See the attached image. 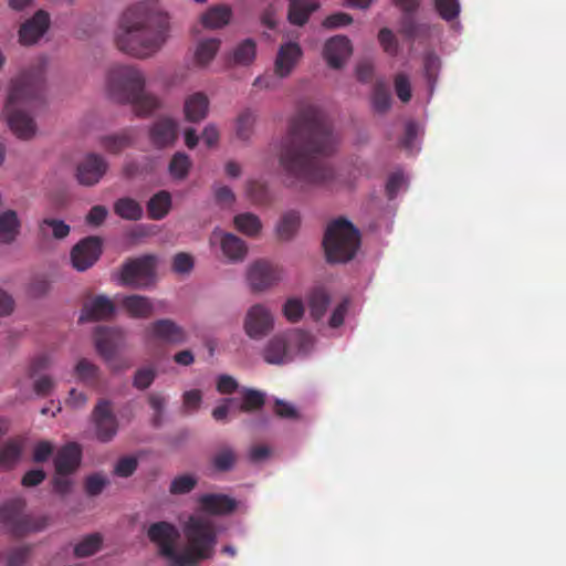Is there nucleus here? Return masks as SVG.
Here are the masks:
<instances>
[{
	"label": "nucleus",
	"instance_id": "obj_1",
	"mask_svg": "<svg viewBox=\"0 0 566 566\" xmlns=\"http://www.w3.org/2000/svg\"><path fill=\"white\" fill-rule=\"evenodd\" d=\"M337 143L325 114L313 105L303 107L277 146L276 156L284 184L303 188L332 180L334 170L326 158L334 154Z\"/></svg>",
	"mask_w": 566,
	"mask_h": 566
},
{
	"label": "nucleus",
	"instance_id": "obj_2",
	"mask_svg": "<svg viewBox=\"0 0 566 566\" xmlns=\"http://www.w3.org/2000/svg\"><path fill=\"white\" fill-rule=\"evenodd\" d=\"M170 18L156 0L137 2L127 8L118 24L115 43L119 51L137 57L155 55L167 42Z\"/></svg>",
	"mask_w": 566,
	"mask_h": 566
},
{
	"label": "nucleus",
	"instance_id": "obj_3",
	"mask_svg": "<svg viewBox=\"0 0 566 566\" xmlns=\"http://www.w3.org/2000/svg\"><path fill=\"white\" fill-rule=\"evenodd\" d=\"M105 88L112 101L130 104L138 116H147L160 106L159 99L145 91V77L133 65L116 64L109 67Z\"/></svg>",
	"mask_w": 566,
	"mask_h": 566
},
{
	"label": "nucleus",
	"instance_id": "obj_4",
	"mask_svg": "<svg viewBox=\"0 0 566 566\" xmlns=\"http://www.w3.org/2000/svg\"><path fill=\"white\" fill-rule=\"evenodd\" d=\"M44 84L43 65H39L35 70L23 72L12 82L3 112L11 130L21 139H29L35 134V124L18 106L40 99L44 91Z\"/></svg>",
	"mask_w": 566,
	"mask_h": 566
},
{
	"label": "nucleus",
	"instance_id": "obj_5",
	"mask_svg": "<svg viewBox=\"0 0 566 566\" xmlns=\"http://www.w3.org/2000/svg\"><path fill=\"white\" fill-rule=\"evenodd\" d=\"M187 548L180 553V566H193L213 556L217 532L213 523L202 516H190L184 526Z\"/></svg>",
	"mask_w": 566,
	"mask_h": 566
},
{
	"label": "nucleus",
	"instance_id": "obj_6",
	"mask_svg": "<svg viewBox=\"0 0 566 566\" xmlns=\"http://www.w3.org/2000/svg\"><path fill=\"white\" fill-rule=\"evenodd\" d=\"M314 346V337L302 329H289L274 335L265 344L262 356L270 365H285L294 357L307 355Z\"/></svg>",
	"mask_w": 566,
	"mask_h": 566
},
{
	"label": "nucleus",
	"instance_id": "obj_7",
	"mask_svg": "<svg viewBox=\"0 0 566 566\" xmlns=\"http://www.w3.org/2000/svg\"><path fill=\"white\" fill-rule=\"evenodd\" d=\"M360 245L359 231L344 218L332 221L325 231L323 247L328 262L352 260Z\"/></svg>",
	"mask_w": 566,
	"mask_h": 566
},
{
	"label": "nucleus",
	"instance_id": "obj_8",
	"mask_svg": "<svg viewBox=\"0 0 566 566\" xmlns=\"http://www.w3.org/2000/svg\"><path fill=\"white\" fill-rule=\"evenodd\" d=\"M25 509L27 501L20 496L7 500L0 505V523L18 538L40 533L49 526V516L33 515L27 513Z\"/></svg>",
	"mask_w": 566,
	"mask_h": 566
},
{
	"label": "nucleus",
	"instance_id": "obj_9",
	"mask_svg": "<svg viewBox=\"0 0 566 566\" xmlns=\"http://www.w3.org/2000/svg\"><path fill=\"white\" fill-rule=\"evenodd\" d=\"M147 536L158 547V554L169 560L170 566H180L178 557L181 555L176 551L180 533L174 524L166 521L153 523Z\"/></svg>",
	"mask_w": 566,
	"mask_h": 566
},
{
	"label": "nucleus",
	"instance_id": "obj_10",
	"mask_svg": "<svg viewBox=\"0 0 566 566\" xmlns=\"http://www.w3.org/2000/svg\"><path fill=\"white\" fill-rule=\"evenodd\" d=\"M155 268L156 258L154 255L129 259L122 266L120 284L133 287L148 286L155 276Z\"/></svg>",
	"mask_w": 566,
	"mask_h": 566
},
{
	"label": "nucleus",
	"instance_id": "obj_11",
	"mask_svg": "<svg viewBox=\"0 0 566 566\" xmlns=\"http://www.w3.org/2000/svg\"><path fill=\"white\" fill-rule=\"evenodd\" d=\"M94 342L97 353L109 364L114 370L129 368V364L117 365L114 361L119 348L125 345V333L120 328L98 326L95 329Z\"/></svg>",
	"mask_w": 566,
	"mask_h": 566
},
{
	"label": "nucleus",
	"instance_id": "obj_12",
	"mask_svg": "<svg viewBox=\"0 0 566 566\" xmlns=\"http://www.w3.org/2000/svg\"><path fill=\"white\" fill-rule=\"evenodd\" d=\"M145 337L148 342L165 345H182L187 342V332L170 318H160L150 323L145 328Z\"/></svg>",
	"mask_w": 566,
	"mask_h": 566
},
{
	"label": "nucleus",
	"instance_id": "obj_13",
	"mask_svg": "<svg viewBox=\"0 0 566 566\" xmlns=\"http://www.w3.org/2000/svg\"><path fill=\"white\" fill-rule=\"evenodd\" d=\"M274 327V317L271 311L262 305L251 306L244 317L243 328L245 334L252 339H262Z\"/></svg>",
	"mask_w": 566,
	"mask_h": 566
},
{
	"label": "nucleus",
	"instance_id": "obj_14",
	"mask_svg": "<svg viewBox=\"0 0 566 566\" xmlns=\"http://www.w3.org/2000/svg\"><path fill=\"white\" fill-rule=\"evenodd\" d=\"M101 254L102 240L98 237H87L71 250V262L75 270L83 272L92 268Z\"/></svg>",
	"mask_w": 566,
	"mask_h": 566
},
{
	"label": "nucleus",
	"instance_id": "obj_15",
	"mask_svg": "<svg viewBox=\"0 0 566 566\" xmlns=\"http://www.w3.org/2000/svg\"><path fill=\"white\" fill-rule=\"evenodd\" d=\"M108 169L107 160L95 153L87 154L76 168V179L83 186H94L99 182Z\"/></svg>",
	"mask_w": 566,
	"mask_h": 566
},
{
	"label": "nucleus",
	"instance_id": "obj_16",
	"mask_svg": "<svg viewBox=\"0 0 566 566\" xmlns=\"http://www.w3.org/2000/svg\"><path fill=\"white\" fill-rule=\"evenodd\" d=\"M96 437L102 442L111 441L117 433V420L108 400H99L93 410Z\"/></svg>",
	"mask_w": 566,
	"mask_h": 566
},
{
	"label": "nucleus",
	"instance_id": "obj_17",
	"mask_svg": "<svg viewBox=\"0 0 566 566\" xmlns=\"http://www.w3.org/2000/svg\"><path fill=\"white\" fill-rule=\"evenodd\" d=\"M280 280V271L266 261L254 262L248 272V281L253 291H264Z\"/></svg>",
	"mask_w": 566,
	"mask_h": 566
},
{
	"label": "nucleus",
	"instance_id": "obj_18",
	"mask_svg": "<svg viewBox=\"0 0 566 566\" xmlns=\"http://www.w3.org/2000/svg\"><path fill=\"white\" fill-rule=\"evenodd\" d=\"M148 137L157 149L170 147L178 138V124L171 118L161 117L149 127Z\"/></svg>",
	"mask_w": 566,
	"mask_h": 566
},
{
	"label": "nucleus",
	"instance_id": "obj_19",
	"mask_svg": "<svg viewBox=\"0 0 566 566\" xmlns=\"http://www.w3.org/2000/svg\"><path fill=\"white\" fill-rule=\"evenodd\" d=\"M50 27V17L44 10L23 22L19 29V42L22 45H32L41 39Z\"/></svg>",
	"mask_w": 566,
	"mask_h": 566
},
{
	"label": "nucleus",
	"instance_id": "obj_20",
	"mask_svg": "<svg viewBox=\"0 0 566 566\" xmlns=\"http://www.w3.org/2000/svg\"><path fill=\"white\" fill-rule=\"evenodd\" d=\"M350 40L345 35H335L328 39L324 45L323 55L332 69H340L352 55Z\"/></svg>",
	"mask_w": 566,
	"mask_h": 566
},
{
	"label": "nucleus",
	"instance_id": "obj_21",
	"mask_svg": "<svg viewBox=\"0 0 566 566\" xmlns=\"http://www.w3.org/2000/svg\"><path fill=\"white\" fill-rule=\"evenodd\" d=\"M220 242L222 253L231 262L242 261L248 252L245 242L239 237L223 232L220 229L213 230L210 242L213 244Z\"/></svg>",
	"mask_w": 566,
	"mask_h": 566
},
{
	"label": "nucleus",
	"instance_id": "obj_22",
	"mask_svg": "<svg viewBox=\"0 0 566 566\" xmlns=\"http://www.w3.org/2000/svg\"><path fill=\"white\" fill-rule=\"evenodd\" d=\"M302 55L303 51L298 43L290 41L282 44L274 62L275 74L281 78L289 76Z\"/></svg>",
	"mask_w": 566,
	"mask_h": 566
},
{
	"label": "nucleus",
	"instance_id": "obj_23",
	"mask_svg": "<svg viewBox=\"0 0 566 566\" xmlns=\"http://www.w3.org/2000/svg\"><path fill=\"white\" fill-rule=\"evenodd\" d=\"M82 458L81 447L75 442L63 446L54 458L55 472L59 475H69L80 465Z\"/></svg>",
	"mask_w": 566,
	"mask_h": 566
},
{
	"label": "nucleus",
	"instance_id": "obj_24",
	"mask_svg": "<svg viewBox=\"0 0 566 566\" xmlns=\"http://www.w3.org/2000/svg\"><path fill=\"white\" fill-rule=\"evenodd\" d=\"M115 313L114 303L104 295L94 297L82 310L80 322L107 319Z\"/></svg>",
	"mask_w": 566,
	"mask_h": 566
},
{
	"label": "nucleus",
	"instance_id": "obj_25",
	"mask_svg": "<svg viewBox=\"0 0 566 566\" xmlns=\"http://www.w3.org/2000/svg\"><path fill=\"white\" fill-rule=\"evenodd\" d=\"M123 310L133 318H148L154 314V304L143 295H127L119 301Z\"/></svg>",
	"mask_w": 566,
	"mask_h": 566
},
{
	"label": "nucleus",
	"instance_id": "obj_26",
	"mask_svg": "<svg viewBox=\"0 0 566 566\" xmlns=\"http://www.w3.org/2000/svg\"><path fill=\"white\" fill-rule=\"evenodd\" d=\"M135 133L132 128H125L118 133L104 135L99 138L101 147L113 155H118L134 145Z\"/></svg>",
	"mask_w": 566,
	"mask_h": 566
},
{
	"label": "nucleus",
	"instance_id": "obj_27",
	"mask_svg": "<svg viewBox=\"0 0 566 566\" xmlns=\"http://www.w3.org/2000/svg\"><path fill=\"white\" fill-rule=\"evenodd\" d=\"M202 511L212 515L229 514L234 511L237 502L224 494H203L199 497Z\"/></svg>",
	"mask_w": 566,
	"mask_h": 566
},
{
	"label": "nucleus",
	"instance_id": "obj_28",
	"mask_svg": "<svg viewBox=\"0 0 566 566\" xmlns=\"http://www.w3.org/2000/svg\"><path fill=\"white\" fill-rule=\"evenodd\" d=\"M209 108V99L201 92L189 95L184 104V112L188 122L197 123L206 118Z\"/></svg>",
	"mask_w": 566,
	"mask_h": 566
},
{
	"label": "nucleus",
	"instance_id": "obj_29",
	"mask_svg": "<svg viewBox=\"0 0 566 566\" xmlns=\"http://www.w3.org/2000/svg\"><path fill=\"white\" fill-rule=\"evenodd\" d=\"M318 9L316 0H291L289 6V21L295 25H304L311 13Z\"/></svg>",
	"mask_w": 566,
	"mask_h": 566
},
{
	"label": "nucleus",
	"instance_id": "obj_30",
	"mask_svg": "<svg viewBox=\"0 0 566 566\" xmlns=\"http://www.w3.org/2000/svg\"><path fill=\"white\" fill-rule=\"evenodd\" d=\"M171 208V196L168 191L161 190L155 193L147 202L148 217L151 220L164 219Z\"/></svg>",
	"mask_w": 566,
	"mask_h": 566
},
{
	"label": "nucleus",
	"instance_id": "obj_31",
	"mask_svg": "<svg viewBox=\"0 0 566 566\" xmlns=\"http://www.w3.org/2000/svg\"><path fill=\"white\" fill-rule=\"evenodd\" d=\"M370 101L377 113L384 114L390 109L392 97L390 88L384 80H378L374 84Z\"/></svg>",
	"mask_w": 566,
	"mask_h": 566
},
{
	"label": "nucleus",
	"instance_id": "obj_32",
	"mask_svg": "<svg viewBox=\"0 0 566 566\" xmlns=\"http://www.w3.org/2000/svg\"><path fill=\"white\" fill-rule=\"evenodd\" d=\"M256 113L251 108H245L239 113L235 119V136L242 142H249L254 133L256 123Z\"/></svg>",
	"mask_w": 566,
	"mask_h": 566
},
{
	"label": "nucleus",
	"instance_id": "obj_33",
	"mask_svg": "<svg viewBox=\"0 0 566 566\" xmlns=\"http://www.w3.org/2000/svg\"><path fill=\"white\" fill-rule=\"evenodd\" d=\"M114 212L125 220L137 221L143 217V207L130 197H123L114 202Z\"/></svg>",
	"mask_w": 566,
	"mask_h": 566
},
{
	"label": "nucleus",
	"instance_id": "obj_34",
	"mask_svg": "<svg viewBox=\"0 0 566 566\" xmlns=\"http://www.w3.org/2000/svg\"><path fill=\"white\" fill-rule=\"evenodd\" d=\"M220 48V40L217 38L202 39L197 43L195 50V61L199 66L208 65Z\"/></svg>",
	"mask_w": 566,
	"mask_h": 566
},
{
	"label": "nucleus",
	"instance_id": "obj_35",
	"mask_svg": "<svg viewBox=\"0 0 566 566\" xmlns=\"http://www.w3.org/2000/svg\"><path fill=\"white\" fill-rule=\"evenodd\" d=\"M301 224L300 213L295 210H290L285 212L277 226L276 233L281 240L289 241L291 240L297 232Z\"/></svg>",
	"mask_w": 566,
	"mask_h": 566
},
{
	"label": "nucleus",
	"instance_id": "obj_36",
	"mask_svg": "<svg viewBox=\"0 0 566 566\" xmlns=\"http://www.w3.org/2000/svg\"><path fill=\"white\" fill-rule=\"evenodd\" d=\"M231 9L227 6H214L201 17V23L207 29H218L229 23Z\"/></svg>",
	"mask_w": 566,
	"mask_h": 566
},
{
	"label": "nucleus",
	"instance_id": "obj_37",
	"mask_svg": "<svg viewBox=\"0 0 566 566\" xmlns=\"http://www.w3.org/2000/svg\"><path fill=\"white\" fill-rule=\"evenodd\" d=\"M331 298L323 287L314 289L308 296L310 315L314 321H319L326 313Z\"/></svg>",
	"mask_w": 566,
	"mask_h": 566
},
{
	"label": "nucleus",
	"instance_id": "obj_38",
	"mask_svg": "<svg viewBox=\"0 0 566 566\" xmlns=\"http://www.w3.org/2000/svg\"><path fill=\"white\" fill-rule=\"evenodd\" d=\"M22 453L20 441L12 439L0 446V470H11L18 463Z\"/></svg>",
	"mask_w": 566,
	"mask_h": 566
},
{
	"label": "nucleus",
	"instance_id": "obj_39",
	"mask_svg": "<svg viewBox=\"0 0 566 566\" xmlns=\"http://www.w3.org/2000/svg\"><path fill=\"white\" fill-rule=\"evenodd\" d=\"M234 227L248 237H255L262 229L260 218L251 212L239 213L233 219Z\"/></svg>",
	"mask_w": 566,
	"mask_h": 566
},
{
	"label": "nucleus",
	"instance_id": "obj_40",
	"mask_svg": "<svg viewBox=\"0 0 566 566\" xmlns=\"http://www.w3.org/2000/svg\"><path fill=\"white\" fill-rule=\"evenodd\" d=\"M19 221L12 210L0 214V242L11 243L18 234Z\"/></svg>",
	"mask_w": 566,
	"mask_h": 566
},
{
	"label": "nucleus",
	"instance_id": "obj_41",
	"mask_svg": "<svg viewBox=\"0 0 566 566\" xmlns=\"http://www.w3.org/2000/svg\"><path fill=\"white\" fill-rule=\"evenodd\" d=\"M75 375L87 385H96L99 380V368L86 358H82L75 366Z\"/></svg>",
	"mask_w": 566,
	"mask_h": 566
},
{
	"label": "nucleus",
	"instance_id": "obj_42",
	"mask_svg": "<svg viewBox=\"0 0 566 566\" xmlns=\"http://www.w3.org/2000/svg\"><path fill=\"white\" fill-rule=\"evenodd\" d=\"M191 168V160L185 153H176L169 163V172L175 179H185Z\"/></svg>",
	"mask_w": 566,
	"mask_h": 566
},
{
	"label": "nucleus",
	"instance_id": "obj_43",
	"mask_svg": "<svg viewBox=\"0 0 566 566\" xmlns=\"http://www.w3.org/2000/svg\"><path fill=\"white\" fill-rule=\"evenodd\" d=\"M103 537L98 533L85 536L75 547L74 554L77 557H87L99 551Z\"/></svg>",
	"mask_w": 566,
	"mask_h": 566
},
{
	"label": "nucleus",
	"instance_id": "obj_44",
	"mask_svg": "<svg viewBox=\"0 0 566 566\" xmlns=\"http://www.w3.org/2000/svg\"><path fill=\"white\" fill-rule=\"evenodd\" d=\"M265 403L263 392L255 389H245L242 401L238 405L240 411L251 412L261 409Z\"/></svg>",
	"mask_w": 566,
	"mask_h": 566
},
{
	"label": "nucleus",
	"instance_id": "obj_45",
	"mask_svg": "<svg viewBox=\"0 0 566 566\" xmlns=\"http://www.w3.org/2000/svg\"><path fill=\"white\" fill-rule=\"evenodd\" d=\"M237 461V454L230 447L221 448L212 458L213 468L219 472L230 471Z\"/></svg>",
	"mask_w": 566,
	"mask_h": 566
},
{
	"label": "nucleus",
	"instance_id": "obj_46",
	"mask_svg": "<svg viewBox=\"0 0 566 566\" xmlns=\"http://www.w3.org/2000/svg\"><path fill=\"white\" fill-rule=\"evenodd\" d=\"M255 57V42L247 39L241 42L233 51V61L235 64L248 65Z\"/></svg>",
	"mask_w": 566,
	"mask_h": 566
},
{
	"label": "nucleus",
	"instance_id": "obj_47",
	"mask_svg": "<svg viewBox=\"0 0 566 566\" xmlns=\"http://www.w3.org/2000/svg\"><path fill=\"white\" fill-rule=\"evenodd\" d=\"M434 8L440 15L447 22H451L458 19L460 14V2L459 0H433Z\"/></svg>",
	"mask_w": 566,
	"mask_h": 566
},
{
	"label": "nucleus",
	"instance_id": "obj_48",
	"mask_svg": "<svg viewBox=\"0 0 566 566\" xmlns=\"http://www.w3.org/2000/svg\"><path fill=\"white\" fill-rule=\"evenodd\" d=\"M197 483V478L191 474L179 475L171 481L169 492L175 495L187 494L196 488Z\"/></svg>",
	"mask_w": 566,
	"mask_h": 566
},
{
	"label": "nucleus",
	"instance_id": "obj_49",
	"mask_svg": "<svg viewBox=\"0 0 566 566\" xmlns=\"http://www.w3.org/2000/svg\"><path fill=\"white\" fill-rule=\"evenodd\" d=\"M31 554L30 545H22L11 548L4 556L7 566H23Z\"/></svg>",
	"mask_w": 566,
	"mask_h": 566
},
{
	"label": "nucleus",
	"instance_id": "obj_50",
	"mask_svg": "<svg viewBox=\"0 0 566 566\" xmlns=\"http://www.w3.org/2000/svg\"><path fill=\"white\" fill-rule=\"evenodd\" d=\"M46 227L52 229V235L55 239H64L70 233V226L62 220L51 218L43 219L40 223V231L42 234H45Z\"/></svg>",
	"mask_w": 566,
	"mask_h": 566
},
{
	"label": "nucleus",
	"instance_id": "obj_51",
	"mask_svg": "<svg viewBox=\"0 0 566 566\" xmlns=\"http://www.w3.org/2000/svg\"><path fill=\"white\" fill-rule=\"evenodd\" d=\"M156 370L154 367H143L136 370L133 379V386L139 390H145L154 382Z\"/></svg>",
	"mask_w": 566,
	"mask_h": 566
},
{
	"label": "nucleus",
	"instance_id": "obj_52",
	"mask_svg": "<svg viewBox=\"0 0 566 566\" xmlns=\"http://www.w3.org/2000/svg\"><path fill=\"white\" fill-rule=\"evenodd\" d=\"M138 467L137 458L133 455H127L118 459L117 463L114 468V474L119 478H129L132 476Z\"/></svg>",
	"mask_w": 566,
	"mask_h": 566
},
{
	"label": "nucleus",
	"instance_id": "obj_53",
	"mask_svg": "<svg viewBox=\"0 0 566 566\" xmlns=\"http://www.w3.org/2000/svg\"><path fill=\"white\" fill-rule=\"evenodd\" d=\"M394 84L398 98L402 103L409 102L411 99V85L409 77L403 73H399L396 75Z\"/></svg>",
	"mask_w": 566,
	"mask_h": 566
},
{
	"label": "nucleus",
	"instance_id": "obj_54",
	"mask_svg": "<svg viewBox=\"0 0 566 566\" xmlns=\"http://www.w3.org/2000/svg\"><path fill=\"white\" fill-rule=\"evenodd\" d=\"M378 40L386 53L389 55H396L398 53V42L390 29L382 28L378 33Z\"/></svg>",
	"mask_w": 566,
	"mask_h": 566
},
{
	"label": "nucleus",
	"instance_id": "obj_55",
	"mask_svg": "<svg viewBox=\"0 0 566 566\" xmlns=\"http://www.w3.org/2000/svg\"><path fill=\"white\" fill-rule=\"evenodd\" d=\"M283 314L290 322H297L304 314V305L302 301L296 298H290L283 306Z\"/></svg>",
	"mask_w": 566,
	"mask_h": 566
},
{
	"label": "nucleus",
	"instance_id": "obj_56",
	"mask_svg": "<svg viewBox=\"0 0 566 566\" xmlns=\"http://www.w3.org/2000/svg\"><path fill=\"white\" fill-rule=\"evenodd\" d=\"M107 483L108 480L101 474L90 475L85 481V492L90 496H96L103 492Z\"/></svg>",
	"mask_w": 566,
	"mask_h": 566
},
{
	"label": "nucleus",
	"instance_id": "obj_57",
	"mask_svg": "<svg viewBox=\"0 0 566 566\" xmlns=\"http://www.w3.org/2000/svg\"><path fill=\"white\" fill-rule=\"evenodd\" d=\"M413 13L405 14L400 22V33L408 39H416L419 35L420 27L417 24Z\"/></svg>",
	"mask_w": 566,
	"mask_h": 566
},
{
	"label": "nucleus",
	"instance_id": "obj_58",
	"mask_svg": "<svg viewBox=\"0 0 566 566\" xmlns=\"http://www.w3.org/2000/svg\"><path fill=\"white\" fill-rule=\"evenodd\" d=\"M213 192L217 203L222 207H229L235 200L233 191L228 186H214Z\"/></svg>",
	"mask_w": 566,
	"mask_h": 566
},
{
	"label": "nucleus",
	"instance_id": "obj_59",
	"mask_svg": "<svg viewBox=\"0 0 566 566\" xmlns=\"http://www.w3.org/2000/svg\"><path fill=\"white\" fill-rule=\"evenodd\" d=\"M193 268L191 255L185 252L177 253L174 258L172 269L177 273H189Z\"/></svg>",
	"mask_w": 566,
	"mask_h": 566
},
{
	"label": "nucleus",
	"instance_id": "obj_60",
	"mask_svg": "<svg viewBox=\"0 0 566 566\" xmlns=\"http://www.w3.org/2000/svg\"><path fill=\"white\" fill-rule=\"evenodd\" d=\"M46 478L45 472L42 469H32L24 473L21 480V484L25 488H32L41 484Z\"/></svg>",
	"mask_w": 566,
	"mask_h": 566
},
{
	"label": "nucleus",
	"instance_id": "obj_61",
	"mask_svg": "<svg viewBox=\"0 0 566 566\" xmlns=\"http://www.w3.org/2000/svg\"><path fill=\"white\" fill-rule=\"evenodd\" d=\"M353 22V18L345 12H337L328 15L324 21L323 25L327 29L339 28L343 25L350 24Z\"/></svg>",
	"mask_w": 566,
	"mask_h": 566
},
{
	"label": "nucleus",
	"instance_id": "obj_62",
	"mask_svg": "<svg viewBox=\"0 0 566 566\" xmlns=\"http://www.w3.org/2000/svg\"><path fill=\"white\" fill-rule=\"evenodd\" d=\"M418 135V125L415 122H408L405 127V135L401 139V146L408 151H412L415 147V139Z\"/></svg>",
	"mask_w": 566,
	"mask_h": 566
},
{
	"label": "nucleus",
	"instance_id": "obj_63",
	"mask_svg": "<svg viewBox=\"0 0 566 566\" xmlns=\"http://www.w3.org/2000/svg\"><path fill=\"white\" fill-rule=\"evenodd\" d=\"M248 193L256 203H263L266 201V187L259 181L249 182Z\"/></svg>",
	"mask_w": 566,
	"mask_h": 566
},
{
	"label": "nucleus",
	"instance_id": "obj_64",
	"mask_svg": "<svg viewBox=\"0 0 566 566\" xmlns=\"http://www.w3.org/2000/svg\"><path fill=\"white\" fill-rule=\"evenodd\" d=\"M53 453V446L48 441L39 442L33 450V461L45 462Z\"/></svg>",
	"mask_w": 566,
	"mask_h": 566
}]
</instances>
